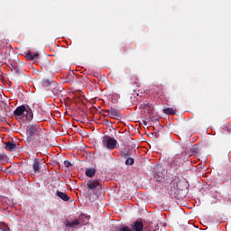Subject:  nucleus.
<instances>
[{
  "label": "nucleus",
  "instance_id": "17",
  "mask_svg": "<svg viewBox=\"0 0 231 231\" xmlns=\"http://www.w3.org/2000/svg\"><path fill=\"white\" fill-rule=\"evenodd\" d=\"M51 84V81H50L49 79H42V88H49Z\"/></svg>",
  "mask_w": 231,
  "mask_h": 231
},
{
  "label": "nucleus",
  "instance_id": "24",
  "mask_svg": "<svg viewBox=\"0 0 231 231\" xmlns=\"http://www.w3.org/2000/svg\"><path fill=\"white\" fill-rule=\"evenodd\" d=\"M122 158H127L129 156V152H124L121 153Z\"/></svg>",
  "mask_w": 231,
  "mask_h": 231
},
{
  "label": "nucleus",
  "instance_id": "19",
  "mask_svg": "<svg viewBox=\"0 0 231 231\" xmlns=\"http://www.w3.org/2000/svg\"><path fill=\"white\" fill-rule=\"evenodd\" d=\"M50 191L51 192H55L56 196H59V189L55 188L53 185L50 186Z\"/></svg>",
  "mask_w": 231,
  "mask_h": 231
},
{
  "label": "nucleus",
  "instance_id": "23",
  "mask_svg": "<svg viewBox=\"0 0 231 231\" xmlns=\"http://www.w3.org/2000/svg\"><path fill=\"white\" fill-rule=\"evenodd\" d=\"M147 107H149V104L148 103H142L140 105V109H147Z\"/></svg>",
  "mask_w": 231,
  "mask_h": 231
},
{
  "label": "nucleus",
  "instance_id": "8",
  "mask_svg": "<svg viewBox=\"0 0 231 231\" xmlns=\"http://www.w3.org/2000/svg\"><path fill=\"white\" fill-rule=\"evenodd\" d=\"M32 169L35 174H37V172H41V160H34L32 163Z\"/></svg>",
  "mask_w": 231,
  "mask_h": 231
},
{
  "label": "nucleus",
  "instance_id": "5",
  "mask_svg": "<svg viewBox=\"0 0 231 231\" xmlns=\"http://www.w3.org/2000/svg\"><path fill=\"white\" fill-rule=\"evenodd\" d=\"M168 162L176 171H178V169H180V159L178 157H171V159L168 160Z\"/></svg>",
  "mask_w": 231,
  "mask_h": 231
},
{
  "label": "nucleus",
  "instance_id": "36",
  "mask_svg": "<svg viewBox=\"0 0 231 231\" xmlns=\"http://www.w3.org/2000/svg\"><path fill=\"white\" fill-rule=\"evenodd\" d=\"M60 158H62V155H61V157H60Z\"/></svg>",
  "mask_w": 231,
  "mask_h": 231
},
{
  "label": "nucleus",
  "instance_id": "27",
  "mask_svg": "<svg viewBox=\"0 0 231 231\" xmlns=\"http://www.w3.org/2000/svg\"><path fill=\"white\" fill-rule=\"evenodd\" d=\"M173 185H175L176 189H178V182L176 181V180H172Z\"/></svg>",
  "mask_w": 231,
  "mask_h": 231
},
{
  "label": "nucleus",
  "instance_id": "9",
  "mask_svg": "<svg viewBox=\"0 0 231 231\" xmlns=\"http://www.w3.org/2000/svg\"><path fill=\"white\" fill-rule=\"evenodd\" d=\"M27 131L30 136H33L34 134H37V133L39 132V127L35 125H29Z\"/></svg>",
  "mask_w": 231,
  "mask_h": 231
},
{
  "label": "nucleus",
  "instance_id": "26",
  "mask_svg": "<svg viewBox=\"0 0 231 231\" xmlns=\"http://www.w3.org/2000/svg\"><path fill=\"white\" fill-rule=\"evenodd\" d=\"M52 93H54V95H59V89L53 88Z\"/></svg>",
  "mask_w": 231,
  "mask_h": 231
},
{
  "label": "nucleus",
  "instance_id": "20",
  "mask_svg": "<svg viewBox=\"0 0 231 231\" xmlns=\"http://www.w3.org/2000/svg\"><path fill=\"white\" fill-rule=\"evenodd\" d=\"M61 162H63L65 167L69 168V167H71V165H72L71 162H69V161H66V160H64V159H62Z\"/></svg>",
  "mask_w": 231,
  "mask_h": 231
},
{
  "label": "nucleus",
  "instance_id": "16",
  "mask_svg": "<svg viewBox=\"0 0 231 231\" xmlns=\"http://www.w3.org/2000/svg\"><path fill=\"white\" fill-rule=\"evenodd\" d=\"M80 225V220L76 219L73 222H67L66 226H69V228H73V226H77Z\"/></svg>",
  "mask_w": 231,
  "mask_h": 231
},
{
  "label": "nucleus",
  "instance_id": "15",
  "mask_svg": "<svg viewBox=\"0 0 231 231\" xmlns=\"http://www.w3.org/2000/svg\"><path fill=\"white\" fill-rule=\"evenodd\" d=\"M162 112L164 113V115H176L175 108H171V107L163 108Z\"/></svg>",
  "mask_w": 231,
  "mask_h": 231
},
{
  "label": "nucleus",
  "instance_id": "37",
  "mask_svg": "<svg viewBox=\"0 0 231 231\" xmlns=\"http://www.w3.org/2000/svg\"><path fill=\"white\" fill-rule=\"evenodd\" d=\"M60 158H62V155H61V157H60Z\"/></svg>",
  "mask_w": 231,
  "mask_h": 231
},
{
  "label": "nucleus",
  "instance_id": "34",
  "mask_svg": "<svg viewBox=\"0 0 231 231\" xmlns=\"http://www.w3.org/2000/svg\"><path fill=\"white\" fill-rule=\"evenodd\" d=\"M53 46H57V44H56V43H53Z\"/></svg>",
  "mask_w": 231,
  "mask_h": 231
},
{
  "label": "nucleus",
  "instance_id": "18",
  "mask_svg": "<svg viewBox=\"0 0 231 231\" xmlns=\"http://www.w3.org/2000/svg\"><path fill=\"white\" fill-rule=\"evenodd\" d=\"M125 163V165H134V159L132 157H127Z\"/></svg>",
  "mask_w": 231,
  "mask_h": 231
},
{
  "label": "nucleus",
  "instance_id": "4",
  "mask_svg": "<svg viewBox=\"0 0 231 231\" xmlns=\"http://www.w3.org/2000/svg\"><path fill=\"white\" fill-rule=\"evenodd\" d=\"M98 187H100V182H98V180H90L87 182L88 190H97Z\"/></svg>",
  "mask_w": 231,
  "mask_h": 231
},
{
  "label": "nucleus",
  "instance_id": "30",
  "mask_svg": "<svg viewBox=\"0 0 231 231\" xmlns=\"http://www.w3.org/2000/svg\"><path fill=\"white\" fill-rule=\"evenodd\" d=\"M143 123L144 124V125H147V121L143 120Z\"/></svg>",
  "mask_w": 231,
  "mask_h": 231
},
{
  "label": "nucleus",
  "instance_id": "7",
  "mask_svg": "<svg viewBox=\"0 0 231 231\" xmlns=\"http://www.w3.org/2000/svg\"><path fill=\"white\" fill-rule=\"evenodd\" d=\"M25 59H27V60H37V59H39V53L27 51L25 53Z\"/></svg>",
  "mask_w": 231,
  "mask_h": 231
},
{
  "label": "nucleus",
  "instance_id": "22",
  "mask_svg": "<svg viewBox=\"0 0 231 231\" xmlns=\"http://www.w3.org/2000/svg\"><path fill=\"white\" fill-rule=\"evenodd\" d=\"M61 142H64V140L63 139L60 140V151H62V150L64 151V150H66L67 146H65L64 143H60Z\"/></svg>",
  "mask_w": 231,
  "mask_h": 231
},
{
  "label": "nucleus",
  "instance_id": "35",
  "mask_svg": "<svg viewBox=\"0 0 231 231\" xmlns=\"http://www.w3.org/2000/svg\"><path fill=\"white\" fill-rule=\"evenodd\" d=\"M59 129H60V126L59 127Z\"/></svg>",
  "mask_w": 231,
  "mask_h": 231
},
{
  "label": "nucleus",
  "instance_id": "28",
  "mask_svg": "<svg viewBox=\"0 0 231 231\" xmlns=\"http://www.w3.org/2000/svg\"><path fill=\"white\" fill-rule=\"evenodd\" d=\"M68 132L63 131L61 134H60V136H64V134H67Z\"/></svg>",
  "mask_w": 231,
  "mask_h": 231
},
{
  "label": "nucleus",
  "instance_id": "3",
  "mask_svg": "<svg viewBox=\"0 0 231 231\" xmlns=\"http://www.w3.org/2000/svg\"><path fill=\"white\" fill-rule=\"evenodd\" d=\"M104 113L105 116H107L108 118H114L116 120H118V118H122V114L120 113V111L113 107L104 110Z\"/></svg>",
  "mask_w": 231,
  "mask_h": 231
},
{
  "label": "nucleus",
  "instance_id": "11",
  "mask_svg": "<svg viewBox=\"0 0 231 231\" xmlns=\"http://www.w3.org/2000/svg\"><path fill=\"white\" fill-rule=\"evenodd\" d=\"M85 174L88 178H93L97 174V170L95 168H87Z\"/></svg>",
  "mask_w": 231,
  "mask_h": 231
},
{
  "label": "nucleus",
  "instance_id": "29",
  "mask_svg": "<svg viewBox=\"0 0 231 231\" xmlns=\"http://www.w3.org/2000/svg\"><path fill=\"white\" fill-rule=\"evenodd\" d=\"M0 97H3V92H0ZM0 100H3V97H0Z\"/></svg>",
  "mask_w": 231,
  "mask_h": 231
},
{
  "label": "nucleus",
  "instance_id": "2",
  "mask_svg": "<svg viewBox=\"0 0 231 231\" xmlns=\"http://www.w3.org/2000/svg\"><path fill=\"white\" fill-rule=\"evenodd\" d=\"M116 143H117L116 140L111 136H106L103 139L104 147H106L109 151H113V149L116 147Z\"/></svg>",
  "mask_w": 231,
  "mask_h": 231
},
{
  "label": "nucleus",
  "instance_id": "6",
  "mask_svg": "<svg viewBox=\"0 0 231 231\" xmlns=\"http://www.w3.org/2000/svg\"><path fill=\"white\" fill-rule=\"evenodd\" d=\"M132 231H143V222L137 220L132 225Z\"/></svg>",
  "mask_w": 231,
  "mask_h": 231
},
{
  "label": "nucleus",
  "instance_id": "13",
  "mask_svg": "<svg viewBox=\"0 0 231 231\" xmlns=\"http://www.w3.org/2000/svg\"><path fill=\"white\" fill-rule=\"evenodd\" d=\"M69 83V82H73V75L71 74H63V79H62V81L61 83L62 84H66V83Z\"/></svg>",
  "mask_w": 231,
  "mask_h": 231
},
{
  "label": "nucleus",
  "instance_id": "14",
  "mask_svg": "<svg viewBox=\"0 0 231 231\" xmlns=\"http://www.w3.org/2000/svg\"><path fill=\"white\" fill-rule=\"evenodd\" d=\"M152 180L156 183H162L163 181V175L162 173H155Z\"/></svg>",
  "mask_w": 231,
  "mask_h": 231
},
{
  "label": "nucleus",
  "instance_id": "10",
  "mask_svg": "<svg viewBox=\"0 0 231 231\" xmlns=\"http://www.w3.org/2000/svg\"><path fill=\"white\" fill-rule=\"evenodd\" d=\"M15 147H17V144L14 142L5 143V149H6V151H9L10 152H12V151H15Z\"/></svg>",
  "mask_w": 231,
  "mask_h": 231
},
{
  "label": "nucleus",
  "instance_id": "33",
  "mask_svg": "<svg viewBox=\"0 0 231 231\" xmlns=\"http://www.w3.org/2000/svg\"><path fill=\"white\" fill-rule=\"evenodd\" d=\"M228 133H230V128L227 129Z\"/></svg>",
  "mask_w": 231,
  "mask_h": 231
},
{
  "label": "nucleus",
  "instance_id": "12",
  "mask_svg": "<svg viewBox=\"0 0 231 231\" xmlns=\"http://www.w3.org/2000/svg\"><path fill=\"white\" fill-rule=\"evenodd\" d=\"M59 198L65 202L71 201V198H69V196H68V193L66 192L59 191Z\"/></svg>",
  "mask_w": 231,
  "mask_h": 231
},
{
  "label": "nucleus",
  "instance_id": "32",
  "mask_svg": "<svg viewBox=\"0 0 231 231\" xmlns=\"http://www.w3.org/2000/svg\"><path fill=\"white\" fill-rule=\"evenodd\" d=\"M159 93H160V90H158L156 94L158 95Z\"/></svg>",
  "mask_w": 231,
  "mask_h": 231
},
{
  "label": "nucleus",
  "instance_id": "21",
  "mask_svg": "<svg viewBox=\"0 0 231 231\" xmlns=\"http://www.w3.org/2000/svg\"><path fill=\"white\" fill-rule=\"evenodd\" d=\"M117 231H133V229L129 228V226H122Z\"/></svg>",
  "mask_w": 231,
  "mask_h": 231
},
{
  "label": "nucleus",
  "instance_id": "25",
  "mask_svg": "<svg viewBox=\"0 0 231 231\" xmlns=\"http://www.w3.org/2000/svg\"><path fill=\"white\" fill-rule=\"evenodd\" d=\"M5 162V153L0 152V162Z\"/></svg>",
  "mask_w": 231,
  "mask_h": 231
},
{
  "label": "nucleus",
  "instance_id": "1",
  "mask_svg": "<svg viewBox=\"0 0 231 231\" xmlns=\"http://www.w3.org/2000/svg\"><path fill=\"white\" fill-rule=\"evenodd\" d=\"M14 115L16 118H21V116H23V118L25 117L28 122H32V120H33V111H32V108H26L24 106L16 107L14 111Z\"/></svg>",
  "mask_w": 231,
  "mask_h": 231
},
{
  "label": "nucleus",
  "instance_id": "31",
  "mask_svg": "<svg viewBox=\"0 0 231 231\" xmlns=\"http://www.w3.org/2000/svg\"><path fill=\"white\" fill-rule=\"evenodd\" d=\"M60 102L61 104H63L64 101H63L62 99H60Z\"/></svg>",
  "mask_w": 231,
  "mask_h": 231
}]
</instances>
